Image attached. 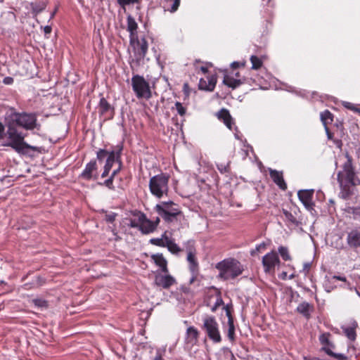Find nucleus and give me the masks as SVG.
Wrapping results in <instances>:
<instances>
[{
    "label": "nucleus",
    "instance_id": "6e6d98bb",
    "mask_svg": "<svg viewBox=\"0 0 360 360\" xmlns=\"http://www.w3.org/2000/svg\"><path fill=\"white\" fill-rule=\"evenodd\" d=\"M115 220V216L109 215L107 216V221L109 222H112Z\"/></svg>",
    "mask_w": 360,
    "mask_h": 360
},
{
    "label": "nucleus",
    "instance_id": "473e14b6",
    "mask_svg": "<svg viewBox=\"0 0 360 360\" xmlns=\"http://www.w3.org/2000/svg\"><path fill=\"white\" fill-rule=\"evenodd\" d=\"M224 83L230 87L236 88L240 84V80L233 79L229 76H225Z\"/></svg>",
    "mask_w": 360,
    "mask_h": 360
},
{
    "label": "nucleus",
    "instance_id": "bf43d9fd",
    "mask_svg": "<svg viewBox=\"0 0 360 360\" xmlns=\"http://www.w3.org/2000/svg\"><path fill=\"white\" fill-rule=\"evenodd\" d=\"M201 71L204 73L207 72V68H205V67H201L200 68Z\"/></svg>",
    "mask_w": 360,
    "mask_h": 360
},
{
    "label": "nucleus",
    "instance_id": "13d9d810",
    "mask_svg": "<svg viewBox=\"0 0 360 360\" xmlns=\"http://www.w3.org/2000/svg\"><path fill=\"white\" fill-rule=\"evenodd\" d=\"M286 276H287V273H286V272H283V273L281 274V278L282 279H285V278H286Z\"/></svg>",
    "mask_w": 360,
    "mask_h": 360
},
{
    "label": "nucleus",
    "instance_id": "0eeeda50",
    "mask_svg": "<svg viewBox=\"0 0 360 360\" xmlns=\"http://www.w3.org/2000/svg\"><path fill=\"white\" fill-rule=\"evenodd\" d=\"M154 210L167 223L176 219L181 213L179 205L172 201L161 202L155 205Z\"/></svg>",
    "mask_w": 360,
    "mask_h": 360
},
{
    "label": "nucleus",
    "instance_id": "79ce46f5",
    "mask_svg": "<svg viewBox=\"0 0 360 360\" xmlns=\"http://www.w3.org/2000/svg\"><path fill=\"white\" fill-rule=\"evenodd\" d=\"M175 107L178 113L181 116H184L186 114V108L182 105V104L180 102H176Z\"/></svg>",
    "mask_w": 360,
    "mask_h": 360
},
{
    "label": "nucleus",
    "instance_id": "7ed1b4c3",
    "mask_svg": "<svg viewBox=\"0 0 360 360\" xmlns=\"http://www.w3.org/2000/svg\"><path fill=\"white\" fill-rule=\"evenodd\" d=\"M5 120H8L15 125L22 127L27 130L34 128L39 129L40 125L37 123V116L34 113H19L14 108H11L5 115Z\"/></svg>",
    "mask_w": 360,
    "mask_h": 360
},
{
    "label": "nucleus",
    "instance_id": "7c9ffc66",
    "mask_svg": "<svg viewBox=\"0 0 360 360\" xmlns=\"http://www.w3.org/2000/svg\"><path fill=\"white\" fill-rule=\"evenodd\" d=\"M112 109L110 103L105 100V98H102L99 102V110L101 114H105L110 111Z\"/></svg>",
    "mask_w": 360,
    "mask_h": 360
},
{
    "label": "nucleus",
    "instance_id": "09e8293b",
    "mask_svg": "<svg viewBox=\"0 0 360 360\" xmlns=\"http://www.w3.org/2000/svg\"><path fill=\"white\" fill-rule=\"evenodd\" d=\"M51 30L52 28L50 25H46L45 27H44V31L46 35L50 34L51 32Z\"/></svg>",
    "mask_w": 360,
    "mask_h": 360
},
{
    "label": "nucleus",
    "instance_id": "6e6552de",
    "mask_svg": "<svg viewBox=\"0 0 360 360\" xmlns=\"http://www.w3.org/2000/svg\"><path fill=\"white\" fill-rule=\"evenodd\" d=\"M131 85L137 98L148 99L151 97L149 84L146 81L143 77L139 75L133 76L131 78Z\"/></svg>",
    "mask_w": 360,
    "mask_h": 360
},
{
    "label": "nucleus",
    "instance_id": "a18cd8bd",
    "mask_svg": "<svg viewBox=\"0 0 360 360\" xmlns=\"http://www.w3.org/2000/svg\"><path fill=\"white\" fill-rule=\"evenodd\" d=\"M245 62H243V63L233 62V63H231V67L233 69L238 68L240 66H243V68H245Z\"/></svg>",
    "mask_w": 360,
    "mask_h": 360
},
{
    "label": "nucleus",
    "instance_id": "a211bd4d",
    "mask_svg": "<svg viewBox=\"0 0 360 360\" xmlns=\"http://www.w3.org/2000/svg\"><path fill=\"white\" fill-rule=\"evenodd\" d=\"M217 79L214 76L207 77V80L200 79L199 82V89L212 91L214 90L216 85Z\"/></svg>",
    "mask_w": 360,
    "mask_h": 360
},
{
    "label": "nucleus",
    "instance_id": "2f4dec72",
    "mask_svg": "<svg viewBox=\"0 0 360 360\" xmlns=\"http://www.w3.org/2000/svg\"><path fill=\"white\" fill-rule=\"evenodd\" d=\"M250 61L252 63V70H258L262 66L263 60L261 58H258L256 56H252L250 57Z\"/></svg>",
    "mask_w": 360,
    "mask_h": 360
},
{
    "label": "nucleus",
    "instance_id": "603ef678",
    "mask_svg": "<svg viewBox=\"0 0 360 360\" xmlns=\"http://www.w3.org/2000/svg\"><path fill=\"white\" fill-rule=\"evenodd\" d=\"M325 127V130H326L328 138L329 139H332L333 134L330 132L328 127Z\"/></svg>",
    "mask_w": 360,
    "mask_h": 360
},
{
    "label": "nucleus",
    "instance_id": "4d7b16f0",
    "mask_svg": "<svg viewBox=\"0 0 360 360\" xmlns=\"http://www.w3.org/2000/svg\"><path fill=\"white\" fill-rule=\"evenodd\" d=\"M153 360H162V355L158 354Z\"/></svg>",
    "mask_w": 360,
    "mask_h": 360
},
{
    "label": "nucleus",
    "instance_id": "bb28decb",
    "mask_svg": "<svg viewBox=\"0 0 360 360\" xmlns=\"http://www.w3.org/2000/svg\"><path fill=\"white\" fill-rule=\"evenodd\" d=\"M312 309L313 307L306 302L300 303L297 307V311L307 319L309 318L310 311H312Z\"/></svg>",
    "mask_w": 360,
    "mask_h": 360
},
{
    "label": "nucleus",
    "instance_id": "cd10ccee",
    "mask_svg": "<svg viewBox=\"0 0 360 360\" xmlns=\"http://www.w3.org/2000/svg\"><path fill=\"white\" fill-rule=\"evenodd\" d=\"M186 335L188 341L191 343H195L198 340L199 333L195 328L191 326L188 328Z\"/></svg>",
    "mask_w": 360,
    "mask_h": 360
},
{
    "label": "nucleus",
    "instance_id": "9d476101",
    "mask_svg": "<svg viewBox=\"0 0 360 360\" xmlns=\"http://www.w3.org/2000/svg\"><path fill=\"white\" fill-rule=\"evenodd\" d=\"M280 265V259L278 254L274 251L266 254L262 258L264 271L269 275L274 276L276 270L279 269Z\"/></svg>",
    "mask_w": 360,
    "mask_h": 360
},
{
    "label": "nucleus",
    "instance_id": "3c124183",
    "mask_svg": "<svg viewBox=\"0 0 360 360\" xmlns=\"http://www.w3.org/2000/svg\"><path fill=\"white\" fill-rule=\"evenodd\" d=\"M13 82V79L12 77H8L4 78V82L6 84H11Z\"/></svg>",
    "mask_w": 360,
    "mask_h": 360
},
{
    "label": "nucleus",
    "instance_id": "a878e982",
    "mask_svg": "<svg viewBox=\"0 0 360 360\" xmlns=\"http://www.w3.org/2000/svg\"><path fill=\"white\" fill-rule=\"evenodd\" d=\"M135 219H131L129 220V226L132 228H139L140 229L141 221L145 219V214L141 212L136 211L134 212Z\"/></svg>",
    "mask_w": 360,
    "mask_h": 360
},
{
    "label": "nucleus",
    "instance_id": "4468645a",
    "mask_svg": "<svg viewBox=\"0 0 360 360\" xmlns=\"http://www.w3.org/2000/svg\"><path fill=\"white\" fill-rule=\"evenodd\" d=\"M33 13L35 16L42 15L48 18L49 22L55 14V11H48L45 10L46 4L44 2H35L31 4Z\"/></svg>",
    "mask_w": 360,
    "mask_h": 360
},
{
    "label": "nucleus",
    "instance_id": "393cba45",
    "mask_svg": "<svg viewBox=\"0 0 360 360\" xmlns=\"http://www.w3.org/2000/svg\"><path fill=\"white\" fill-rule=\"evenodd\" d=\"M152 258L155 263L162 269V271L164 273L168 272L167 260L164 258L162 254L153 255Z\"/></svg>",
    "mask_w": 360,
    "mask_h": 360
},
{
    "label": "nucleus",
    "instance_id": "f3484780",
    "mask_svg": "<svg viewBox=\"0 0 360 360\" xmlns=\"http://www.w3.org/2000/svg\"><path fill=\"white\" fill-rule=\"evenodd\" d=\"M269 174L274 182L277 184L281 189L285 190L287 188L286 184L285 183L283 177L282 172L269 169Z\"/></svg>",
    "mask_w": 360,
    "mask_h": 360
},
{
    "label": "nucleus",
    "instance_id": "338daca9",
    "mask_svg": "<svg viewBox=\"0 0 360 360\" xmlns=\"http://www.w3.org/2000/svg\"><path fill=\"white\" fill-rule=\"evenodd\" d=\"M294 277V275H290V278H292Z\"/></svg>",
    "mask_w": 360,
    "mask_h": 360
},
{
    "label": "nucleus",
    "instance_id": "6ab92c4d",
    "mask_svg": "<svg viewBox=\"0 0 360 360\" xmlns=\"http://www.w3.org/2000/svg\"><path fill=\"white\" fill-rule=\"evenodd\" d=\"M217 117L219 120L223 121L229 129H231L232 117L228 110L222 108L217 113Z\"/></svg>",
    "mask_w": 360,
    "mask_h": 360
},
{
    "label": "nucleus",
    "instance_id": "b1692460",
    "mask_svg": "<svg viewBox=\"0 0 360 360\" xmlns=\"http://www.w3.org/2000/svg\"><path fill=\"white\" fill-rule=\"evenodd\" d=\"M120 155V151H118L116 153L115 151L110 152L109 153L108 157L107 158L106 162H105L104 167L108 170H110L113 164L115 162H117L119 161Z\"/></svg>",
    "mask_w": 360,
    "mask_h": 360
},
{
    "label": "nucleus",
    "instance_id": "58836bf2",
    "mask_svg": "<svg viewBox=\"0 0 360 360\" xmlns=\"http://www.w3.org/2000/svg\"><path fill=\"white\" fill-rule=\"evenodd\" d=\"M346 336L351 340H354L356 338V333L354 328H347L345 329Z\"/></svg>",
    "mask_w": 360,
    "mask_h": 360
},
{
    "label": "nucleus",
    "instance_id": "774afa93",
    "mask_svg": "<svg viewBox=\"0 0 360 360\" xmlns=\"http://www.w3.org/2000/svg\"><path fill=\"white\" fill-rule=\"evenodd\" d=\"M236 136L237 139H239L238 135L237 134H236Z\"/></svg>",
    "mask_w": 360,
    "mask_h": 360
},
{
    "label": "nucleus",
    "instance_id": "f8f14e48",
    "mask_svg": "<svg viewBox=\"0 0 360 360\" xmlns=\"http://www.w3.org/2000/svg\"><path fill=\"white\" fill-rule=\"evenodd\" d=\"M186 250L188 252L187 261L190 264V269L192 272H195L198 269V264L195 259V250L194 248V242L189 240L186 244Z\"/></svg>",
    "mask_w": 360,
    "mask_h": 360
},
{
    "label": "nucleus",
    "instance_id": "052dcab7",
    "mask_svg": "<svg viewBox=\"0 0 360 360\" xmlns=\"http://www.w3.org/2000/svg\"><path fill=\"white\" fill-rule=\"evenodd\" d=\"M128 22H132V23H134L135 22L131 18H128Z\"/></svg>",
    "mask_w": 360,
    "mask_h": 360
},
{
    "label": "nucleus",
    "instance_id": "c03bdc74",
    "mask_svg": "<svg viewBox=\"0 0 360 360\" xmlns=\"http://www.w3.org/2000/svg\"><path fill=\"white\" fill-rule=\"evenodd\" d=\"M217 168L221 173H224V172H227L228 165H225V164H222V163L217 164Z\"/></svg>",
    "mask_w": 360,
    "mask_h": 360
},
{
    "label": "nucleus",
    "instance_id": "49530a36",
    "mask_svg": "<svg viewBox=\"0 0 360 360\" xmlns=\"http://www.w3.org/2000/svg\"><path fill=\"white\" fill-rule=\"evenodd\" d=\"M117 163H118V167H117V169H115V170L112 172V174H111V176H112L113 178L115 177V175H116V174L120 172V170L121 169V165H122V163H121L120 160H119V161L117 162Z\"/></svg>",
    "mask_w": 360,
    "mask_h": 360
},
{
    "label": "nucleus",
    "instance_id": "4c0bfd02",
    "mask_svg": "<svg viewBox=\"0 0 360 360\" xmlns=\"http://www.w3.org/2000/svg\"><path fill=\"white\" fill-rule=\"evenodd\" d=\"M150 243L160 247H165L166 240L163 237V235L160 238H152L150 240Z\"/></svg>",
    "mask_w": 360,
    "mask_h": 360
},
{
    "label": "nucleus",
    "instance_id": "39448f33",
    "mask_svg": "<svg viewBox=\"0 0 360 360\" xmlns=\"http://www.w3.org/2000/svg\"><path fill=\"white\" fill-rule=\"evenodd\" d=\"M127 30L130 33V45L133 49L136 59L138 61L143 59L148 51L147 41L144 37L139 39L136 32L137 24H127Z\"/></svg>",
    "mask_w": 360,
    "mask_h": 360
},
{
    "label": "nucleus",
    "instance_id": "423d86ee",
    "mask_svg": "<svg viewBox=\"0 0 360 360\" xmlns=\"http://www.w3.org/2000/svg\"><path fill=\"white\" fill-rule=\"evenodd\" d=\"M169 180V176L163 173L151 177L149 181V189L151 194L158 198L167 195Z\"/></svg>",
    "mask_w": 360,
    "mask_h": 360
},
{
    "label": "nucleus",
    "instance_id": "a19ab883",
    "mask_svg": "<svg viewBox=\"0 0 360 360\" xmlns=\"http://www.w3.org/2000/svg\"><path fill=\"white\" fill-rule=\"evenodd\" d=\"M109 153L107 150L103 149H100L97 152V158L99 161H102L105 157H108Z\"/></svg>",
    "mask_w": 360,
    "mask_h": 360
},
{
    "label": "nucleus",
    "instance_id": "de8ad7c7",
    "mask_svg": "<svg viewBox=\"0 0 360 360\" xmlns=\"http://www.w3.org/2000/svg\"><path fill=\"white\" fill-rule=\"evenodd\" d=\"M5 125H4L1 122H0V139H3L5 134H4V130H5Z\"/></svg>",
    "mask_w": 360,
    "mask_h": 360
},
{
    "label": "nucleus",
    "instance_id": "0e129e2a",
    "mask_svg": "<svg viewBox=\"0 0 360 360\" xmlns=\"http://www.w3.org/2000/svg\"><path fill=\"white\" fill-rule=\"evenodd\" d=\"M304 266H305L306 268H308L309 266V264H305Z\"/></svg>",
    "mask_w": 360,
    "mask_h": 360
},
{
    "label": "nucleus",
    "instance_id": "9b49d317",
    "mask_svg": "<svg viewBox=\"0 0 360 360\" xmlns=\"http://www.w3.org/2000/svg\"><path fill=\"white\" fill-rule=\"evenodd\" d=\"M330 336L329 333H323L319 336V341L322 345L321 351L325 352L328 356L338 360H345L347 356L345 354L335 353L333 352V349L335 348V345L330 341Z\"/></svg>",
    "mask_w": 360,
    "mask_h": 360
},
{
    "label": "nucleus",
    "instance_id": "5fc2aeb1",
    "mask_svg": "<svg viewBox=\"0 0 360 360\" xmlns=\"http://www.w3.org/2000/svg\"><path fill=\"white\" fill-rule=\"evenodd\" d=\"M154 224H155V229L157 228V226H158L160 221V217H157L155 218V219L154 221H152Z\"/></svg>",
    "mask_w": 360,
    "mask_h": 360
},
{
    "label": "nucleus",
    "instance_id": "f03ea898",
    "mask_svg": "<svg viewBox=\"0 0 360 360\" xmlns=\"http://www.w3.org/2000/svg\"><path fill=\"white\" fill-rule=\"evenodd\" d=\"M6 120V127L7 131L4 136H6L8 141L4 143V146H8L12 148L15 152L20 154H25L27 149H32L35 150V147L31 146L25 141V134L21 131L15 124Z\"/></svg>",
    "mask_w": 360,
    "mask_h": 360
},
{
    "label": "nucleus",
    "instance_id": "ddd939ff",
    "mask_svg": "<svg viewBox=\"0 0 360 360\" xmlns=\"http://www.w3.org/2000/svg\"><path fill=\"white\" fill-rule=\"evenodd\" d=\"M155 284L165 289H168L173 285L176 281L174 277L170 275L156 274L155 276Z\"/></svg>",
    "mask_w": 360,
    "mask_h": 360
},
{
    "label": "nucleus",
    "instance_id": "c85d7f7f",
    "mask_svg": "<svg viewBox=\"0 0 360 360\" xmlns=\"http://www.w3.org/2000/svg\"><path fill=\"white\" fill-rule=\"evenodd\" d=\"M180 4V0H165L164 8L170 12L176 11Z\"/></svg>",
    "mask_w": 360,
    "mask_h": 360
},
{
    "label": "nucleus",
    "instance_id": "69168bd1",
    "mask_svg": "<svg viewBox=\"0 0 360 360\" xmlns=\"http://www.w3.org/2000/svg\"><path fill=\"white\" fill-rule=\"evenodd\" d=\"M36 21H37V22H39V19L37 18H36Z\"/></svg>",
    "mask_w": 360,
    "mask_h": 360
},
{
    "label": "nucleus",
    "instance_id": "864d4df0",
    "mask_svg": "<svg viewBox=\"0 0 360 360\" xmlns=\"http://www.w3.org/2000/svg\"><path fill=\"white\" fill-rule=\"evenodd\" d=\"M109 172H110V170H108L104 167V170L101 174V177L104 178V177L107 176L109 174Z\"/></svg>",
    "mask_w": 360,
    "mask_h": 360
},
{
    "label": "nucleus",
    "instance_id": "aec40b11",
    "mask_svg": "<svg viewBox=\"0 0 360 360\" xmlns=\"http://www.w3.org/2000/svg\"><path fill=\"white\" fill-rule=\"evenodd\" d=\"M347 240L349 246L354 248L360 247V231H352L349 233Z\"/></svg>",
    "mask_w": 360,
    "mask_h": 360
},
{
    "label": "nucleus",
    "instance_id": "e433bc0d",
    "mask_svg": "<svg viewBox=\"0 0 360 360\" xmlns=\"http://www.w3.org/2000/svg\"><path fill=\"white\" fill-rule=\"evenodd\" d=\"M283 213L285 216V219L290 222L292 224H296L297 223L296 218L292 215V214L285 210H283Z\"/></svg>",
    "mask_w": 360,
    "mask_h": 360
},
{
    "label": "nucleus",
    "instance_id": "2eb2a0df",
    "mask_svg": "<svg viewBox=\"0 0 360 360\" xmlns=\"http://www.w3.org/2000/svg\"><path fill=\"white\" fill-rule=\"evenodd\" d=\"M314 190H301L298 192L297 195L300 201L303 203L307 209H311L313 205L312 198Z\"/></svg>",
    "mask_w": 360,
    "mask_h": 360
},
{
    "label": "nucleus",
    "instance_id": "20e7f679",
    "mask_svg": "<svg viewBox=\"0 0 360 360\" xmlns=\"http://www.w3.org/2000/svg\"><path fill=\"white\" fill-rule=\"evenodd\" d=\"M216 268L219 271V277L224 280L233 279L241 274L243 271L240 263L232 258L217 263Z\"/></svg>",
    "mask_w": 360,
    "mask_h": 360
},
{
    "label": "nucleus",
    "instance_id": "5701e85b",
    "mask_svg": "<svg viewBox=\"0 0 360 360\" xmlns=\"http://www.w3.org/2000/svg\"><path fill=\"white\" fill-rule=\"evenodd\" d=\"M163 237L166 240L165 247L167 248L170 252L172 254H178L181 251V249L178 246V245L167 236L166 232L163 234Z\"/></svg>",
    "mask_w": 360,
    "mask_h": 360
},
{
    "label": "nucleus",
    "instance_id": "412c9836",
    "mask_svg": "<svg viewBox=\"0 0 360 360\" xmlns=\"http://www.w3.org/2000/svg\"><path fill=\"white\" fill-rule=\"evenodd\" d=\"M155 229V224H154V223L151 220L148 219L145 216V219H142L141 221V224L139 230L143 233L148 234L153 232Z\"/></svg>",
    "mask_w": 360,
    "mask_h": 360
},
{
    "label": "nucleus",
    "instance_id": "72a5a7b5",
    "mask_svg": "<svg viewBox=\"0 0 360 360\" xmlns=\"http://www.w3.org/2000/svg\"><path fill=\"white\" fill-rule=\"evenodd\" d=\"M278 250L283 259H284L285 261H289L291 259V257L289 254L288 249L286 247L280 246Z\"/></svg>",
    "mask_w": 360,
    "mask_h": 360
},
{
    "label": "nucleus",
    "instance_id": "8fccbe9b",
    "mask_svg": "<svg viewBox=\"0 0 360 360\" xmlns=\"http://www.w3.org/2000/svg\"><path fill=\"white\" fill-rule=\"evenodd\" d=\"M332 279L347 282V279L345 277H342V276H333Z\"/></svg>",
    "mask_w": 360,
    "mask_h": 360
},
{
    "label": "nucleus",
    "instance_id": "1a4fd4ad",
    "mask_svg": "<svg viewBox=\"0 0 360 360\" xmlns=\"http://www.w3.org/2000/svg\"><path fill=\"white\" fill-rule=\"evenodd\" d=\"M202 329L214 342H221V338L219 330V325L213 316H206L203 319Z\"/></svg>",
    "mask_w": 360,
    "mask_h": 360
},
{
    "label": "nucleus",
    "instance_id": "f704fd0d",
    "mask_svg": "<svg viewBox=\"0 0 360 360\" xmlns=\"http://www.w3.org/2000/svg\"><path fill=\"white\" fill-rule=\"evenodd\" d=\"M141 0H117L118 4L123 8L128 5L139 4L141 3Z\"/></svg>",
    "mask_w": 360,
    "mask_h": 360
},
{
    "label": "nucleus",
    "instance_id": "4be33fe9",
    "mask_svg": "<svg viewBox=\"0 0 360 360\" xmlns=\"http://www.w3.org/2000/svg\"><path fill=\"white\" fill-rule=\"evenodd\" d=\"M224 309L226 315L228 317V323H229V326L228 335L230 339H233V333H234V326H233V318L231 316V306L227 305L226 307H224Z\"/></svg>",
    "mask_w": 360,
    "mask_h": 360
},
{
    "label": "nucleus",
    "instance_id": "37998d69",
    "mask_svg": "<svg viewBox=\"0 0 360 360\" xmlns=\"http://www.w3.org/2000/svg\"><path fill=\"white\" fill-rule=\"evenodd\" d=\"M113 179L114 178L112 176H110V178L106 179L103 184L105 186H107L108 188H110L111 190H114V188H115V187L112 184Z\"/></svg>",
    "mask_w": 360,
    "mask_h": 360
},
{
    "label": "nucleus",
    "instance_id": "c9c22d12",
    "mask_svg": "<svg viewBox=\"0 0 360 360\" xmlns=\"http://www.w3.org/2000/svg\"><path fill=\"white\" fill-rule=\"evenodd\" d=\"M228 304H226L227 306ZM220 306H222L223 310H224V307H226L224 305V302L221 299V297L219 295L216 296V301L214 302V304L211 307V310L212 311H215L217 308H219Z\"/></svg>",
    "mask_w": 360,
    "mask_h": 360
},
{
    "label": "nucleus",
    "instance_id": "680f3d73",
    "mask_svg": "<svg viewBox=\"0 0 360 360\" xmlns=\"http://www.w3.org/2000/svg\"><path fill=\"white\" fill-rule=\"evenodd\" d=\"M261 247L264 248V245H259V246L257 248V250H259V248H261Z\"/></svg>",
    "mask_w": 360,
    "mask_h": 360
},
{
    "label": "nucleus",
    "instance_id": "f257e3e1",
    "mask_svg": "<svg viewBox=\"0 0 360 360\" xmlns=\"http://www.w3.org/2000/svg\"><path fill=\"white\" fill-rule=\"evenodd\" d=\"M346 157L347 160L344 163L342 170L338 173V181L340 187L339 196L345 200L352 194V186L360 184L352 166V158L348 154Z\"/></svg>",
    "mask_w": 360,
    "mask_h": 360
},
{
    "label": "nucleus",
    "instance_id": "c756f323",
    "mask_svg": "<svg viewBox=\"0 0 360 360\" xmlns=\"http://www.w3.org/2000/svg\"><path fill=\"white\" fill-rule=\"evenodd\" d=\"M321 120L323 122L324 127H327L328 123L333 122V116L330 111L326 110L321 113Z\"/></svg>",
    "mask_w": 360,
    "mask_h": 360
},
{
    "label": "nucleus",
    "instance_id": "e2e57ef3",
    "mask_svg": "<svg viewBox=\"0 0 360 360\" xmlns=\"http://www.w3.org/2000/svg\"><path fill=\"white\" fill-rule=\"evenodd\" d=\"M349 105H350V103H347V105H345V106H346L347 108H350V107H349Z\"/></svg>",
    "mask_w": 360,
    "mask_h": 360
},
{
    "label": "nucleus",
    "instance_id": "dca6fc26",
    "mask_svg": "<svg viewBox=\"0 0 360 360\" xmlns=\"http://www.w3.org/2000/svg\"><path fill=\"white\" fill-rule=\"evenodd\" d=\"M96 160H92L86 165L85 169L81 174V176L85 179H90L93 176L96 179L97 176L94 175V173L96 172Z\"/></svg>",
    "mask_w": 360,
    "mask_h": 360
},
{
    "label": "nucleus",
    "instance_id": "ea45409f",
    "mask_svg": "<svg viewBox=\"0 0 360 360\" xmlns=\"http://www.w3.org/2000/svg\"><path fill=\"white\" fill-rule=\"evenodd\" d=\"M32 302L34 304L35 306L38 307H47V302L42 299H35L32 300Z\"/></svg>",
    "mask_w": 360,
    "mask_h": 360
}]
</instances>
